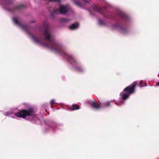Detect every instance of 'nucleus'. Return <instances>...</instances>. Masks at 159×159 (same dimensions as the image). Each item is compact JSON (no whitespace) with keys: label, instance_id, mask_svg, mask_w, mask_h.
<instances>
[{"label":"nucleus","instance_id":"obj_1","mask_svg":"<svg viewBox=\"0 0 159 159\" xmlns=\"http://www.w3.org/2000/svg\"><path fill=\"white\" fill-rule=\"evenodd\" d=\"M44 39L47 42L46 43H43L41 41V38L38 39L35 37L33 35L30 34V36L32 39L36 43L44 45L49 48L56 54H59L62 56L63 58L69 61L79 71L82 72L83 69L80 66L77 61L74 59L73 57L66 52L63 46L57 44L54 40V38L51 35V32L49 30V28L47 26L43 31Z\"/></svg>","mask_w":159,"mask_h":159},{"label":"nucleus","instance_id":"obj_2","mask_svg":"<svg viewBox=\"0 0 159 159\" xmlns=\"http://www.w3.org/2000/svg\"><path fill=\"white\" fill-rule=\"evenodd\" d=\"M15 116L18 118H25L28 116L30 120L33 123H39V121L37 115H35L33 110L32 109H29L28 111L25 110L19 111L15 113Z\"/></svg>","mask_w":159,"mask_h":159},{"label":"nucleus","instance_id":"obj_3","mask_svg":"<svg viewBox=\"0 0 159 159\" xmlns=\"http://www.w3.org/2000/svg\"><path fill=\"white\" fill-rule=\"evenodd\" d=\"M137 83L136 81H134L131 86H129L124 89L123 92L120 94L122 99H126L130 94L134 92Z\"/></svg>","mask_w":159,"mask_h":159},{"label":"nucleus","instance_id":"obj_4","mask_svg":"<svg viewBox=\"0 0 159 159\" xmlns=\"http://www.w3.org/2000/svg\"><path fill=\"white\" fill-rule=\"evenodd\" d=\"M70 9L69 6L60 4L59 5V9H54L53 11L52 12V14L54 15L55 14H57L59 12L61 14H66Z\"/></svg>","mask_w":159,"mask_h":159},{"label":"nucleus","instance_id":"obj_5","mask_svg":"<svg viewBox=\"0 0 159 159\" xmlns=\"http://www.w3.org/2000/svg\"><path fill=\"white\" fill-rule=\"evenodd\" d=\"M100 105H98L95 102H93L91 103V106L92 107L96 109H100L102 107V106L104 105L105 107H106L109 105L110 104V102L109 101L105 102L103 103H101L100 102Z\"/></svg>","mask_w":159,"mask_h":159},{"label":"nucleus","instance_id":"obj_6","mask_svg":"<svg viewBox=\"0 0 159 159\" xmlns=\"http://www.w3.org/2000/svg\"><path fill=\"white\" fill-rule=\"evenodd\" d=\"M93 9L94 11H97L99 13L104 14V12L106 11V9L105 8H102L98 7V6H95L93 7Z\"/></svg>","mask_w":159,"mask_h":159},{"label":"nucleus","instance_id":"obj_7","mask_svg":"<svg viewBox=\"0 0 159 159\" xmlns=\"http://www.w3.org/2000/svg\"><path fill=\"white\" fill-rule=\"evenodd\" d=\"M118 16L123 19L125 20H127L129 19L128 16L121 11H118L117 15Z\"/></svg>","mask_w":159,"mask_h":159},{"label":"nucleus","instance_id":"obj_8","mask_svg":"<svg viewBox=\"0 0 159 159\" xmlns=\"http://www.w3.org/2000/svg\"><path fill=\"white\" fill-rule=\"evenodd\" d=\"M13 21L14 23L16 25L20 27L21 28H23L24 30H25L26 29V26L24 25L21 24L16 20V19L14 18H13Z\"/></svg>","mask_w":159,"mask_h":159},{"label":"nucleus","instance_id":"obj_9","mask_svg":"<svg viewBox=\"0 0 159 159\" xmlns=\"http://www.w3.org/2000/svg\"><path fill=\"white\" fill-rule=\"evenodd\" d=\"M115 27L116 28H118L120 30V31L124 34H125L126 33V31H127V30L124 28L123 27H122L121 26H120L119 25H116Z\"/></svg>","mask_w":159,"mask_h":159},{"label":"nucleus","instance_id":"obj_10","mask_svg":"<svg viewBox=\"0 0 159 159\" xmlns=\"http://www.w3.org/2000/svg\"><path fill=\"white\" fill-rule=\"evenodd\" d=\"M79 24L77 23L73 24L69 27V28L71 30H75L76 29L78 26Z\"/></svg>","mask_w":159,"mask_h":159},{"label":"nucleus","instance_id":"obj_11","mask_svg":"<svg viewBox=\"0 0 159 159\" xmlns=\"http://www.w3.org/2000/svg\"><path fill=\"white\" fill-rule=\"evenodd\" d=\"M80 108L79 106L77 104H73L72 106V109L73 110H78Z\"/></svg>","mask_w":159,"mask_h":159},{"label":"nucleus","instance_id":"obj_12","mask_svg":"<svg viewBox=\"0 0 159 159\" xmlns=\"http://www.w3.org/2000/svg\"><path fill=\"white\" fill-rule=\"evenodd\" d=\"M74 3L78 6L81 7V4L80 2L77 0H73Z\"/></svg>","mask_w":159,"mask_h":159},{"label":"nucleus","instance_id":"obj_13","mask_svg":"<svg viewBox=\"0 0 159 159\" xmlns=\"http://www.w3.org/2000/svg\"><path fill=\"white\" fill-rule=\"evenodd\" d=\"M98 23L99 24L101 25H104V21H102V20H98Z\"/></svg>","mask_w":159,"mask_h":159},{"label":"nucleus","instance_id":"obj_14","mask_svg":"<svg viewBox=\"0 0 159 159\" xmlns=\"http://www.w3.org/2000/svg\"><path fill=\"white\" fill-rule=\"evenodd\" d=\"M139 84H140V85L139 86L140 87H143L146 86V85H143V81H140L139 82Z\"/></svg>","mask_w":159,"mask_h":159},{"label":"nucleus","instance_id":"obj_15","mask_svg":"<svg viewBox=\"0 0 159 159\" xmlns=\"http://www.w3.org/2000/svg\"><path fill=\"white\" fill-rule=\"evenodd\" d=\"M12 114V113H11L10 112H7L5 116H10L11 114Z\"/></svg>","mask_w":159,"mask_h":159},{"label":"nucleus","instance_id":"obj_16","mask_svg":"<svg viewBox=\"0 0 159 159\" xmlns=\"http://www.w3.org/2000/svg\"><path fill=\"white\" fill-rule=\"evenodd\" d=\"M69 20L68 19H63L62 20V21L63 22H67Z\"/></svg>","mask_w":159,"mask_h":159},{"label":"nucleus","instance_id":"obj_17","mask_svg":"<svg viewBox=\"0 0 159 159\" xmlns=\"http://www.w3.org/2000/svg\"><path fill=\"white\" fill-rule=\"evenodd\" d=\"M55 103V100L54 99H52L50 102V104H52Z\"/></svg>","mask_w":159,"mask_h":159},{"label":"nucleus","instance_id":"obj_18","mask_svg":"<svg viewBox=\"0 0 159 159\" xmlns=\"http://www.w3.org/2000/svg\"><path fill=\"white\" fill-rule=\"evenodd\" d=\"M104 16H105V17H107V18H110V19H111V17H109V16H106V15H104Z\"/></svg>","mask_w":159,"mask_h":159},{"label":"nucleus","instance_id":"obj_19","mask_svg":"<svg viewBox=\"0 0 159 159\" xmlns=\"http://www.w3.org/2000/svg\"><path fill=\"white\" fill-rule=\"evenodd\" d=\"M120 102H121V104H123L124 103V102L123 101H121Z\"/></svg>","mask_w":159,"mask_h":159},{"label":"nucleus","instance_id":"obj_20","mask_svg":"<svg viewBox=\"0 0 159 159\" xmlns=\"http://www.w3.org/2000/svg\"><path fill=\"white\" fill-rule=\"evenodd\" d=\"M83 0V1L84 2H86V0Z\"/></svg>","mask_w":159,"mask_h":159},{"label":"nucleus","instance_id":"obj_21","mask_svg":"<svg viewBox=\"0 0 159 159\" xmlns=\"http://www.w3.org/2000/svg\"><path fill=\"white\" fill-rule=\"evenodd\" d=\"M157 85H159V83H157Z\"/></svg>","mask_w":159,"mask_h":159},{"label":"nucleus","instance_id":"obj_22","mask_svg":"<svg viewBox=\"0 0 159 159\" xmlns=\"http://www.w3.org/2000/svg\"><path fill=\"white\" fill-rule=\"evenodd\" d=\"M51 127V128H52V126H51V127Z\"/></svg>","mask_w":159,"mask_h":159},{"label":"nucleus","instance_id":"obj_23","mask_svg":"<svg viewBox=\"0 0 159 159\" xmlns=\"http://www.w3.org/2000/svg\"><path fill=\"white\" fill-rule=\"evenodd\" d=\"M158 75H159V74Z\"/></svg>","mask_w":159,"mask_h":159}]
</instances>
